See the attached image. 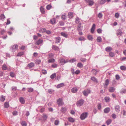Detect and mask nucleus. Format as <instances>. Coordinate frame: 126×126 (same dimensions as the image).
<instances>
[{"label": "nucleus", "mask_w": 126, "mask_h": 126, "mask_svg": "<svg viewBox=\"0 0 126 126\" xmlns=\"http://www.w3.org/2000/svg\"><path fill=\"white\" fill-rule=\"evenodd\" d=\"M64 86L63 83H61L57 85L56 86V88H58L63 87Z\"/></svg>", "instance_id": "obj_16"}, {"label": "nucleus", "mask_w": 126, "mask_h": 126, "mask_svg": "<svg viewBox=\"0 0 126 126\" xmlns=\"http://www.w3.org/2000/svg\"><path fill=\"white\" fill-rule=\"evenodd\" d=\"M47 30L45 28H43L41 29L40 31V32H41L42 33H43L45 32H46Z\"/></svg>", "instance_id": "obj_51"}, {"label": "nucleus", "mask_w": 126, "mask_h": 126, "mask_svg": "<svg viewBox=\"0 0 126 126\" xmlns=\"http://www.w3.org/2000/svg\"><path fill=\"white\" fill-rule=\"evenodd\" d=\"M68 120L70 122L73 123L75 121L74 119L72 117H69L68 118Z\"/></svg>", "instance_id": "obj_21"}, {"label": "nucleus", "mask_w": 126, "mask_h": 126, "mask_svg": "<svg viewBox=\"0 0 126 126\" xmlns=\"http://www.w3.org/2000/svg\"><path fill=\"white\" fill-rule=\"evenodd\" d=\"M23 52H21L18 53L17 55V56H20L23 54Z\"/></svg>", "instance_id": "obj_54"}, {"label": "nucleus", "mask_w": 126, "mask_h": 126, "mask_svg": "<svg viewBox=\"0 0 126 126\" xmlns=\"http://www.w3.org/2000/svg\"><path fill=\"white\" fill-rule=\"evenodd\" d=\"M57 102V104L59 106H62L63 104V103L61 99H58Z\"/></svg>", "instance_id": "obj_5"}, {"label": "nucleus", "mask_w": 126, "mask_h": 126, "mask_svg": "<svg viewBox=\"0 0 126 126\" xmlns=\"http://www.w3.org/2000/svg\"><path fill=\"white\" fill-rule=\"evenodd\" d=\"M34 66V63H33L31 62L28 64L27 66L29 68H32Z\"/></svg>", "instance_id": "obj_14"}, {"label": "nucleus", "mask_w": 126, "mask_h": 126, "mask_svg": "<svg viewBox=\"0 0 126 126\" xmlns=\"http://www.w3.org/2000/svg\"><path fill=\"white\" fill-rule=\"evenodd\" d=\"M74 69L72 68H71V71L72 74L74 75L75 74Z\"/></svg>", "instance_id": "obj_63"}, {"label": "nucleus", "mask_w": 126, "mask_h": 126, "mask_svg": "<svg viewBox=\"0 0 126 126\" xmlns=\"http://www.w3.org/2000/svg\"><path fill=\"white\" fill-rule=\"evenodd\" d=\"M52 48L54 50L58 51L59 50V47L53 45L52 46Z\"/></svg>", "instance_id": "obj_20"}, {"label": "nucleus", "mask_w": 126, "mask_h": 126, "mask_svg": "<svg viewBox=\"0 0 126 126\" xmlns=\"http://www.w3.org/2000/svg\"><path fill=\"white\" fill-rule=\"evenodd\" d=\"M54 91L53 89H48L47 92L48 93L50 94H52L54 92Z\"/></svg>", "instance_id": "obj_35"}, {"label": "nucleus", "mask_w": 126, "mask_h": 126, "mask_svg": "<svg viewBox=\"0 0 126 126\" xmlns=\"http://www.w3.org/2000/svg\"><path fill=\"white\" fill-rule=\"evenodd\" d=\"M111 122L112 120L111 119H109L106 121V123L108 125L111 123Z\"/></svg>", "instance_id": "obj_29"}, {"label": "nucleus", "mask_w": 126, "mask_h": 126, "mask_svg": "<svg viewBox=\"0 0 126 126\" xmlns=\"http://www.w3.org/2000/svg\"><path fill=\"white\" fill-rule=\"evenodd\" d=\"M5 18V16L3 14H1L0 16V19L2 21L4 20Z\"/></svg>", "instance_id": "obj_26"}, {"label": "nucleus", "mask_w": 126, "mask_h": 126, "mask_svg": "<svg viewBox=\"0 0 126 126\" xmlns=\"http://www.w3.org/2000/svg\"><path fill=\"white\" fill-rule=\"evenodd\" d=\"M77 60L75 58L69 60H68V62L70 63H73L76 61Z\"/></svg>", "instance_id": "obj_34"}, {"label": "nucleus", "mask_w": 126, "mask_h": 126, "mask_svg": "<svg viewBox=\"0 0 126 126\" xmlns=\"http://www.w3.org/2000/svg\"><path fill=\"white\" fill-rule=\"evenodd\" d=\"M2 69L3 70H6L7 67L5 64H4L2 66Z\"/></svg>", "instance_id": "obj_37"}, {"label": "nucleus", "mask_w": 126, "mask_h": 126, "mask_svg": "<svg viewBox=\"0 0 126 126\" xmlns=\"http://www.w3.org/2000/svg\"><path fill=\"white\" fill-rule=\"evenodd\" d=\"M77 66L79 68H82L83 66V64L81 63H79L77 64Z\"/></svg>", "instance_id": "obj_40"}, {"label": "nucleus", "mask_w": 126, "mask_h": 126, "mask_svg": "<svg viewBox=\"0 0 126 126\" xmlns=\"http://www.w3.org/2000/svg\"><path fill=\"white\" fill-rule=\"evenodd\" d=\"M59 24L60 26H63L64 24V23L62 21H60L59 22Z\"/></svg>", "instance_id": "obj_61"}, {"label": "nucleus", "mask_w": 126, "mask_h": 126, "mask_svg": "<svg viewBox=\"0 0 126 126\" xmlns=\"http://www.w3.org/2000/svg\"><path fill=\"white\" fill-rule=\"evenodd\" d=\"M95 27V25L94 24L93 25L92 28L91 29V32L92 33H93L94 32Z\"/></svg>", "instance_id": "obj_23"}, {"label": "nucleus", "mask_w": 126, "mask_h": 126, "mask_svg": "<svg viewBox=\"0 0 126 126\" xmlns=\"http://www.w3.org/2000/svg\"><path fill=\"white\" fill-rule=\"evenodd\" d=\"M61 36L66 38H67L68 37V34L64 32H61Z\"/></svg>", "instance_id": "obj_12"}, {"label": "nucleus", "mask_w": 126, "mask_h": 126, "mask_svg": "<svg viewBox=\"0 0 126 126\" xmlns=\"http://www.w3.org/2000/svg\"><path fill=\"white\" fill-rule=\"evenodd\" d=\"M85 1L90 6L93 5L94 3V2L92 0H85Z\"/></svg>", "instance_id": "obj_4"}, {"label": "nucleus", "mask_w": 126, "mask_h": 126, "mask_svg": "<svg viewBox=\"0 0 126 126\" xmlns=\"http://www.w3.org/2000/svg\"><path fill=\"white\" fill-rule=\"evenodd\" d=\"M55 61V60L54 59H49L48 60V63H53Z\"/></svg>", "instance_id": "obj_45"}, {"label": "nucleus", "mask_w": 126, "mask_h": 126, "mask_svg": "<svg viewBox=\"0 0 126 126\" xmlns=\"http://www.w3.org/2000/svg\"><path fill=\"white\" fill-rule=\"evenodd\" d=\"M5 99V96L3 95H1L0 98V100L1 101L3 102L4 101Z\"/></svg>", "instance_id": "obj_41"}, {"label": "nucleus", "mask_w": 126, "mask_h": 126, "mask_svg": "<svg viewBox=\"0 0 126 126\" xmlns=\"http://www.w3.org/2000/svg\"><path fill=\"white\" fill-rule=\"evenodd\" d=\"M51 67L53 68H56L57 67V64H53L51 65Z\"/></svg>", "instance_id": "obj_62"}, {"label": "nucleus", "mask_w": 126, "mask_h": 126, "mask_svg": "<svg viewBox=\"0 0 126 126\" xmlns=\"http://www.w3.org/2000/svg\"><path fill=\"white\" fill-rule=\"evenodd\" d=\"M84 102V100L82 99H81L77 102L76 105L78 106H80L83 105Z\"/></svg>", "instance_id": "obj_1"}, {"label": "nucleus", "mask_w": 126, "mask_h": 126, "mask_svg": "<svg viewBox=\"0 0 126 126\" xmlns=\"http://www.w3.org/2000/svg\"><path fill=\"white\" fill-rule=\"evenodd\" d=\"M109 80L108 79H107L105 81V84L104 85L105 87H106L109 84Z\"/></svg>", "instance_id": "obj_30"}, {"label": "nucleus", "mask_w": 126, "mask_h": 126, "mask_svg": "<svg viewBox=\"0 0 126 126\" xmlns=\"http://www.w3.org/2000/svg\"><path fill=\"white\" fill-rule=\"evenodd\" d=\"M116 111L117 112H119L120 110V108L119 106L116 105L115 108Z\"/></svg>", "instance_id": "obj_13"}, {"label": "nucleus", "mask_w": 126, "mask_h": 126, "mask_svg": "<svg viewBox=\"0 0 126 126\" xmlns=\"http://www.w3.org/2000/svg\"><path fill=\"white\" fill-rule=\"evenodd\" d=\"M13 114L14 115H17V112L16 111H14L13 112Z\"/></svg>", "instance_id": "obj_64"}, {"label": "nucleus", "mask_w": 126, "mask_h": 126, "mask_svg": "<svg viewBox=\"0 0 126 126\" xmlns=\"http://www.w3.org/2000/svg\"><path fill=\"white\" fill-rule=\"evenodd\" d=\"M43 42V41L41 39L38 40L36 43V44L39 45L42 44Z\"/></svg>", "instance_id": "obj_9"}, {"label": "nucleus", "mask_w": 126, "mask_h": 126, "mask_svg": "<svg viewBox=\"0 0 126 126\" xmlns=\"http://www.w3.org/2000/svg\"><path fill=\"white\" fill-rule=\"evenodd\" d=\"M4 107L6 108H7L9 107V104L8 103L6 102L4 104Z\"/></svg>", "instance_id": "obj_56"}, {"label": "nucleus", "mask_w": 126, "mask_h": 126, "mask_svg": "<svg viewBox=\"0 0 126 126\" xmlns=\"http://www.w3.org/2000/svg\"><path fill=\"white\" fill-rule=\"evenodd\" d=\"M66 14H64V15L62 16V18L63 20H64L66 19Z\"/></svg>", "instance_id": "obj_39"}, {"label": "nucleus", "mask_w": 126, "mask_h": 126, "mask_svg": "<svg viewBox=\"0 0 126 126\" xmlns=\"http://www.w3.org/2000/svg\"><path fill=\"white\" fill-rule=\"evenodd\" d=\"M103 16V15L101 13H98V17L100 18H101Z\"/></svg>", "instance_id": "obj_48"}, {"label": "nucleus", "mask_w": 126, "mask_h": 126, "mask_svg": "<svg viewBox=\"0 0 126 126\" xmlns=\"http://www.w3.org/2000/svg\"><path fill=\"white\" fill-rule=\"evenodd\" d=\"M78 89L77 87H75L71 89V91L72 93H76L78 91Z\"/></svg>", "instance_id": "obj_19"}, {"label": "nucleus", "mask_w": 126, "mask_h": 126, "mask_svg": "<svg viewBox=\"0 0 126 126\" xmlns=\"http://www.w3.org/2000/svg\"><path fill=\"white\" fill-rule=\"evenodd\" d=\"M88 39L90 40H92L93 39L92 36L91 35H89L88 36Z\"/></svg>", "instance_id": "obj_53"}, {"label": "nucleus", "mask_w": 126, "mask_h": 126, "mask_svg": "<svg viewBox=\"0 0 126 126\" xmlns=\"http://www.w3.org/2000/svg\"><path fill=\"white\" fill-rule=\"evenodd\" d=\"M56 19L55 18H53L51 19L50 20V23L52 24H53L55 23Z\"/></svg>", "instance_id": "obj_25"}, {"label": "nucleus", "mask_w": 126, "mask_h": 126, "mask_svg": "<svg viewBox=\"0 0 126 126\" xmlns=\"http://www.w3.org/2000/svg\"><path fill=\"white\" fill-rule=\"evenodd\" d=\"M68 16L69 18H72L73 16V13L72 12L69 13L68 14Z\"/></svg>", "instance_id": "obj_32"}, {"label": "nucleus", "mask_w": 126, "mask_h": 126, "mask_svg": "<svg viewBox=\"0 0 126 126\" xmlns=\"http://www.w3.org/2000/svg\"><path fill=\"white\" fill-rule=\"evenodd\" d=\"M112 50V48L111 47H108L105 48L106 51L108 52H109Z\"/></svg>", "instance_id": "obj_18"}, {"label": "nucleus", "mask_w": 126, "mask_h": 126, "mask_svg": "<svg viewBox=\"0 0 126 126\" xmlns=\"http://www.w3.org/2000/svg\"><path fill=\"white\" fill-rule=\"evenodd\" d=\"M79 40L80 41H84L85 40V39L84 37H81L79 38Z\"/></svg>", "instance_id": "obj_47"}, {"label": "nucleus", "mask_w": 126, "mask_h": 126, "mask_svg": "<svg viewBox=\"0 0 126 126\" xmlns=\"http://www.w3.org/2000/svg\"><path fill=\"white\" fill-rule=\"evenodd\" d=\"M110 110V109L108 107L105 108L104 110V112L105 113H109Z\"/></svg>", "instance_id": "obj_15"}, {"label": "nucleus", "mask_w": 126, "mask_h": 126, "mask_svg": "<svg viewBox=\"0 0 126 126\" xmlns=\"http://www.w3.org/2000/svg\"><path fill=\"white\" fill-rule=\"evenodd\" d=\"M91 91L88 89H86L84 90L83 92L84 96H87L88 94L90 93Z\"/></svg>", "instance_id": "obj_3"}, {"label": "nucleus", "mask_w": 126, "mask_h": 126, "mask_svg": "<svg viewBox=\"0 0 126 126\" xmlns=\"http://www.w3.org/2000/svg\"><path fill=\"white\" fill-rule=\"evenodd\" d=\"M81 20L78 17H77L76 18L75 22L76 23H78L81 21Z\"/></svg>", "instance_id": "obj_24"}, {"label": "nucleus", "mask_w": 126, "mask_h": 126, "mask_svg": "<svg viewBox=\"0 0 126 126\" xmlns=\"http://www.w3.org/2000/svg\"><path fill=\"white\" fill-rule=\"evenodd\" d=\"M18 48V46L17 45H14L12 47V50L13 51H15Z\"/></svg>", "instance_id": "obj_7"}, {"label": "nucleus", "mask_w": 126, "mask_h": 126, "mask_svg": "<svg viewBox=\"0 0 126 126\" xmlns=\"http://www.w3.org/2000/svg\"><path fill=\"white\" fill-rule=\"evenodd\" d=\"M122 31L120 29H119L117 31V35L118 36L120 35L122 33Z\"/></svg>", "instance_id": "obj_27"}, {"label": "nucleus", "mask_w": 126, "mask_h": 126, "mask_svg": "<svg viewBox=\"0 0 126 126\" xmlns=\"http://www.w3.org/2000/svg\"><path fill=\"white\" fill-rule=\"evenodd\" d=\"M91 79L92 80L95 82H98V81H97L96 79L94 77H92L91 78Z\"/></svg>", "instance_id": "obj_36"}, {"label": "nucleus", "mask_w": 126, "mask_h": 126, "mask_svg": "<svg viewBox=\"0 0 126 126\" xmlns=\"http://www.w3.org/2000/svg\"><path fill=\"white\" fill-rule=\"evenodd\" d=\"M120 69L123 70H126V67L124 66H122L120 67Z\"/></svg>", "instance_id": "obj_46"}, {"label": "nucleus", "mask_w": 126, "mask_h": 126, "mask_svg": "<svg viewBox=\"0 0 126 126\" xmlns=\"http://www.w3.org/2000/svg\"><path fill=\"white\" fill-rule=\"evenodd\" d=\"M6 31L3 29H2L0 31V34L1 35H3L4 34Z\"/></svg>", "instance_id": "obj_49"}, {"label": "nucleus", "mask_w": 126, "mask_h": 126, "mask_svg": "<svg viewBox=\"0 0 126 126\" xmlns=\"http://www.w3.org/2000/svg\"><path fill=\"white\" fill-rule=\"evenodd\" d=\"M99 72V71L97 69H93L92 70V72L94 75H95Z\"/></svg>", "instance_id": "obj_8"}, {"label": "nucleus", "mask_w": 126, "mask_h": 126, "mask_svg": "<svg viewBox=\"0 0 126 126\" xmlns=\"http://www.w3.org/2000/svg\"><path fill=\"white\" fill-rule=\"evenodd\" d=\"M115 88L113 87H110L109 89V91L110 92L112 93L114 92L115 90Z\"/></svg>", "instance_id": "obj_10"}, {"label": "nucleus", "mask_w": 126, "mask_h": 126, "mask_svg": "<svg viewBox=\"0 0 126 126\" xmlns=\"http://www.w3.org/2000/svg\"><path fill=\"white\" fill-rule=\"evenodd\" d=\"M104 99L106 102H109L110 101V98L109 97H105Z\"/></svg>", "instance_id": "obj_43"}, {"label": "nucleus", "mask_w": 126, "mask_h": 126, "mask_svg": "<svg viewBox=\"0 0 126 126\" xmlns=\"http://www.w3.org/2000/svg\"><path fill=\"white\" fill-rule=\"evenodd\" d=\"M120 93L122 94H125L126 93V90L125 89H122L120 91Z\"/></svg>", "instance_id": "obj_38"}, {"label": "nucleus", "mask_w": 126, "mask_h": 126, "mask_svg": "<svg viewBox=\"0 0 126 126\" xmlns=\"http://www.w3.org/2000/svg\"><path fill=\"white\" fill-rule=\"evenodd\" d=\"M106 1V0H101L100 3L101 4H103L105 3Z\"/></svg>", "instance_id": "obj_59"}, {"label": "nucleus", "mask_w": 126, "mask_h": 126, "mask_svg": "<svg viewBox=\"0 0 126 126\" xmlns=\"http://www.w3.org/2000/svg\"><path fill=\"white\" fill-rule=\"evenodd\" d=\"M111 117L113 119H114L116 118L117 115L115 114L114 113L112 115Z\"/></svg>", "instance_id": "obj_52"}, {"label": "nucleus", "mask_w": 126, "mask_h": 126, "mask_svg": "<svg viewBox=\"0 0 126 126\" xmlns=\"http://www.w3.org/2000/svg\"><path fill=\"white\" fill-rule=\"evenodd\" d=\"M119 16V14L118 13H116L115 14V17L117 18H118Z\"/></svg>", "instance_id": "obj_58"}, {"label": "nucleus", "mask_w": 126, "mask_h": 126, "mask_svg": "<svg viewBox=\"0 0 126 126\" xmlns=\"http://www.w3.org/2000/svg\"><path fill=\"white\" fill-rule=\"evenodd\" d=\"M109 55L111 57H113L115 56V54L114 53L111 52L109 53Z\"/></svg>", "instance_id": "obj_50"}, {"label": "nucleus", "mask_w": 126, "mask_h": 126, "mask_svg": "<svg viewBox=\"0 0 126 126\" xmlns=\"http://www.w3.org/2000/svg\"><path fill=\"white\" fill-rule=\"evenodd\" d=\"M40 9L42 13L44 14L45 13V11L44 8L42 6H41L40 8Z\"/></svg>", "instance_id": "obj_28"}, {"label": "nucleus", "mask_w": 126, "mask_h": 126, "mask_svg": "<svg viewBox=\"0 0 126 126\" xmlns=\"http://www.w3.org/2000/svg\"><path fill=\"white\" fill-rule=\"evenodd\" d=\"M28 92L30 93L32 92L33 91V89L32 88H28Z\"/></svg>", "instance_id": "obj_55"}, {"label": "nucleus", "mask_w": 126, "mask_h": 126, "mask_svg": "<svg viewBox=\"0 0 126 126\" xmlns=\"http://www.w3.org/2000/svg\"><path fill=\"white\" fill-rule=\"evenodd\" d=\"M81 23H79L78 25L77 30L79 31H80L82 30V28L81 26Z\"/></svg>", "instance_id": "obj_17"}, {"label": "nucleus", "mask_w": 126, "mask_h": 126, "mask_svg": "<svg viewBox=\"0 0 126 126\" xmlns=\"http://www.w3.org/2000/svg\"><path fill=\"white\" fill-rule=\"evenodd\" d=\"M35 63L36 64H40L41 63V61L40 60H37L36 61Z\"/></svg>", "instance_id": "obj_60"}, {"label": "nucleus", "mask_w": 126, "mask_h": 126, "mask_svg": "<svg viewBox=\"0 0 126 126\" xmlns=\"http://www.w3.org/2000/svg\"><path fill=\"white\" fill-rule=\"evenodd\" d=\"M21 124L22 126H27V124L25 121H22Z\"/></svg>", "instance_id": "obj_42"}, {"label": "nucleus", "mask_w": 126, "mask_h": 126, "mask_svg": "<svg viewBox=\"0 0 126 126\" xmlns=\"http://www.w3.org/2000/svg\"><path fill=\"white\" fill-rule=\"evenodd\" d=\"M56 76V73H54L52 74L50 76V78L52 79H54Z\"/></svg>", "instance_id": "obj_31"}, {"label": "nucleus", "mask_w": 126, "mask_h": 126, "mask_svg": "<svg viewBox=\"0 0 126 126\" xmlns=\"http://www.w3.org/2000/svg\"><path fill=\"white\" fill-rule=\"evenodd\" d=\"M88 113L87 112L83 113L80 115V118L81 120L84 119L87 117Z\"/></svg>", "instance_id": "obj_2"}, {"label": "nucleus", "mask_w": 126, "mask_h": 126, "mask_svg": "<svg viewBox=\"0 0 126 126\" xmlns=\"http://www.w3.org/2000/svg\"><path fill=\"white\" fill-rule=\"evenodd\" d=\"M42 118L43 119V121H45L46 120L47 116V115L45 114H43L42 116Z\"/></svg>", "instance_id": "obj_11"}, {"label": "nucleus", "mask_w": 126, "mask_h": 126, "mask_svg": "<svg viewBox=\"0 0 126 126\" xmlns=\"http://www.w3.org/2000/svg\"><path fill=\"white\" fill-rule=\"evenodd\" d=\"M96 40L97 42H100L102 41V39L101 37L99 36L97 37Z\"/></svg>", "instance_id": "obj_44"}, {"label": "nucleus", "mask_w": 126, "mask_h": 126, "mask_svg": "<svg viewBox=\"0 0 126 126\" xmlns=\"http://www.w3.org/2000/svg\"><path fill=\"white\" fill-rule=\"evenodd\" d=\"M19 100L21 103L22 104H24L25 103V101L23 98L21 97L19 98Z\"/></svg>", "instance_id": "obj_22"}, {"label": "nucleus", "mask_w": 126, "mask_h": 126, "mask_svg": "<svg viewBox=\"0 0 126 126\" xmlns=\"http://www.w3.org/2000/svg\"><path fill=\"white\" fill-rule=\"evenodd\" d=\"M56 43H59L61 40V38L60 37H58L56 38Z\"/></svg>", "instance_id": "obj_33"}, {"label": "nucleus", "mask_w": 126, "mask_h": 126, "mask_svg": "<svg viewBox=\"0 0 126 126\" xmlns=\"http://www.w3.org/2000/svg\"><path fill=\"white\" fill-rule=\"evenodd\" d=\"M60 63H62V64H64L68 62V60H67L66 61L63 58H61L60 60Z\"/></svg>", "instance_id": "obj_6"}, {"label": "nucleus", "mask_w": 126, "mask_h": 126, "mask_svg": "<svg viewBox=\"0 0 126 126\" xmlns=\"http://www.w3.org/2000/svg\"><path fill=\"white\" fill-rule=\"evenodd\" d=\"M51 5L49 4L46 7L47 9L49 10L51 8Z\"/></svg>", "instance_id": "obj_57"}]
</instances>
